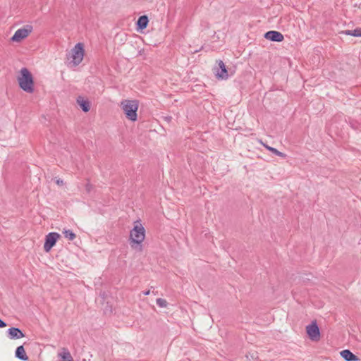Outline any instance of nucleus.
I'll return each instance as SVG.
<instances>
[{"label": "nucleus", "instance_id": "f257e3e1", "mask_svg": "<svg viewBox=\"0 0 361 361\" xmlns=\"http://www.w3.org/2000/svg\"><path fill=\"white\" fill-rule=\"evenodd\" d=\"M145 238V229L140 223V221L134 222L133 228L130 232V245L132 248L141 251L142 243Z\"/></svg>", "mask_w": 361, "mask_h": 361}, {"label": "nucleus", "instance_id": "f03ea898", "mask_svg": "<svg viewBox=\"0 0 361 361\" xmlns=\"http://www.w3.org/2000/svg\"><path fill=\"white\" fill-rule=\"evenodd\" d=\"M20 87L27 93L34 92V81L30 72L26 68L20 70V75L18 78Z\"/></svg>", "mask_w": 361, "mask_h": 361}, {"label": "nucleus", "instance_id": "7ed1b4c3", "mask_svg": "<svg viewBox=\"0 0 361 361\" xmlns=\"http://www.w3.org/2000/svg\"><path fill=\"white\" fill-rule=\"evenodd\" d=\"M121 107L128 120L131 121H135L137 120L138 102L136 100H123L121 102Z\"/></svg>", "mask_w": 361, "mask_h": 361}, {"label": "nucleus", "instance_id": "20e7f679", "mask_svg": "<svg viewBox=\"0 0 361 361\" xmlns=\"http://www.w3.org/2000/svg\"><path fill=\"white\" fill-rule=\"evenodd\" d=\"M85 55L84 45L82 43L76 44L71 51L70 64L73 66H78L83 60Z\"/></svg>", "mask_w": 361, "mask_h": 361}, {"label": "nucleus", "instance_id": "39448f33", "mask_svg": "<svg viewBox=\"0 0 361 361\" xmlns=\"http://www.w3.org/2000/svg\"><path fill=\"white\" fill-rule=\"evenodd\" d=\"M33 30L31 25H25L23 27L18 29L11 37V41L14 42H20L25 39Z\"/></svg>", "mask_w": 361, "mask_h": 361}, {"label": "nucleus", "instance_id": "423d86ee", "mask_svg": "<svg viewBox=\"0 0 361 361\" xmlns=\"http://www.w3.org/2000/svg\"><path fill=\"white\" fill-rule=\"evenodd\" d=\"M306 331L311 341L317 342L320 340V330L316 320L312 321L306 326Z\"/></svg>", "mask_w": 361, "mask_h": 361}, {"label": "nucleus", "instance_id": "0eeeda50", "mask_svg": "<svg viewBox=\"0 0 361 361\" xmlns=\"http://www.w3.org/2000/svg\"><path fill=\"white\" fill-rule=\"evenodd\" d=\"M218 66L213 68L214 73L217 79L226 80L228 78V70L221 60L217 61Z\"/></svg>", "mask_w": 361, "mask_h": 361}, {"label": "nucleus", "instance_id": "6e6552de", "mask_svg": "<svg viewBox=\"0 0 361 361\" xmlns=\"http://www.w3.org/2000/svg\"><path fill=\"white\" fill-rule=\"evenodd\" d=\"M60 235L57 233H49L46 235L45 243L44 245V250L48 252L55 245L57 240L59 238Z\"/></svg>", "mask_w": 361, "mask_h": 361}, {"label": "nucleus", "instance_id": "1a4fd4ad", "mask_svg": "<svg viewBox=\"0 0 361 361\" xmlns=\"http://www.w3.org/2000/svg\"><path fill=\"white\" fill-rule=\"evenodd\" d=\"M265 39L272 42H281L284 39L283 35L279 31L270 30L264 33Z\"/></svg>", "mask_w": 361, "mask_h": 361}, {"label": "nucleus", "instance_id": "9d476101", "mask_svg": "<svg viewBox=\"0 0 361 361\" xmlns=\"http://www.w3.org/2000/svg\"><path fill=\"white\" fill-rule=\"evenodd\" d=\"M8 334L11 339H19L25 336L22 331L16 327H11L8 329Z\"/></svg>", "mask_w": 361, "mask_h": 361}, {"label": "nucleus", "instance_id": "9b49d317", "mask_svg": "<svg viewBox=\"0 0 361 361\" xmlns=\"http://www.w3.org/2000/svg\"><path fill=\"white\" fill-rule=\"evenodd\" d=\"M341 356L345 361H358L360 360L359 357L353 354L350 350L345 349L343 350L340 352Z\"/></svg>", "mask_w": 361, "mask_h": 361}, {"label": "nucleus", "instance_id": "f8f14e48", "mask_svg": "<svg viewBox=\"0 0 361 361\" xmlns=\"http://www.w3.org/2000/svg\"><path fill=\"white\" fill-rule=\"evenodd\" d=\"M76 102L83 111L87 112L90 111V102L87 99H85L84 97L78 96Z\"/></svg>", "mask_w": 361, "mask_h": 361}, {"label": "nucleus", "instance_id": "ddd939ff", "mask_svg": "<svg viewBox=\"0 0 361 361\" xmlns=\"http://www.w3.org/2000/svg\"><path fill=\"white\" fill-rule=\"evenodd\" d=\"M16 356L21 360H27L28 357L26 355L25 350L23 345H20L16 348Z\"/></svg>", "mask_w": 361, "mask_h": 361}, {"label": "nucleus", "instance_id": "4468645a", "mask_svg": "<svg viewBox=\"0 0 361 361\" xmlns=\"http://www.w3.org/2000/svg\"><path fill=\"white\" fill-rule=\"evenodd\" d=\"M59 357L61 358L59 361H73L70 352L66 349H63L61 353H59Z\"/></svg>", "mask_w": 361, "mask_h": 361}, {"label": "nucleus", "instance_id": "2eb2a0df", "mask_svg": "<svg viewBox=\"0 0 361 361\" xmlns=\"http://www.w3.org/2000/svg\"><path fill=\"white\" fill-rule=\"evenodd\" d=\"M148 18L146 16H140L137 22V25L140 29H145L147 27L148 24Z\"/></svg>", "mask_w": 361, "mask_h": 361}, {"label": "nucleus", "instance_id": "dca6fc26", "mask_svg": "<svg viewBox=\"0 0 361 361\" xmlns=\"http://www.w3.org/2000/svg\"><path fill=\"white\" fill-rule=\"evenodd\" d=\"M341 33L354 37H361V28L357 27L353 30H346L342 31Z\"/></svg>", "mask_w": 361, "mask_h": 361}, {"label": "nucleus", "instance_id": "f3484780", "mask_svg": "<svg viewBox=\"0 0 361 361\" xmlns=\"http://www.w3.org/2000/svg\"><path fill=\"white\" fill-rule=\"evenodd\" d=\"M263 145L264 146V147L268 149L269 152H272L273 154H274L275 155L278 156V157H282V158H286V154L281 152H279L278 149H276V148H274L272 147H270L266 144H263Z\"/></svg>", "mask_w": 361, "mask_h": 361}, {"label": "nucleus", "instance_id": "a211bd4d", "mask_svg": "<svg viewBox=\"0 0 361 361\" xmlns=\"http://www.w3.org/2000/svg\"><path fill=\"white\" fill-rule=\"evenodd\" d=\"M63 233L65 238L70 240H73L75 238V234L71 230H64Z\"/></svg>", "mask_w": 361, "mask_h": 361}, {"label": "nucleus", "instance_id": "6ab92c4d", "mask_svg": "<svg viewBox=\"0 0 361 361\" xmlns=\"http://www.w3.org/2000/svg\"><path fill=\"white\" fill-rule=\"evenodd\" d=\"M156 302H157V305L160 307L163 308V307H167L168 302L165 299L157 298Z\"/></svg>", "mask_w": 361, "mask_h": 361}, {"label": "nucleus", "instance_id": "aec40b11", "mask_svg": "<svg viewBox=\"0 0 361 361\" xmlns=\"http://www.w3.org/2000/svg\"><path fill=\"white\" fill-rule=\"evenodd\" d=\"M6 326V324L1 319H0V328Z\"/></svg>", "mask_w": 361, "mask_h": 361}, {"label": "nucleus", "instance_id": "412c9836", "mask_svg": "<svg viewBox=\"0 0 361 361\" xmlns=\"http://www.w3.org/2000/svg\"><path fill=\"white\" fill-rule=\"evenodd\" d=\"M149 293H150V290H149L143 292V294L145 295H149Z\"/></svg>", "mask_w": 361, "mask_h": 361}, {"label": "nucleus", "instance_id": "4be33fe9", "mask_svg": "<svg viewBox=\"0 0 361 361\" xmlns=\"http://www.w3.org/2000/svg\"><path fill=\"white\" fill-rule=\"evenodd\" d=\"M56 183H57V184H61V183H63V181H62V180H58Z\"/></svg>", "mask_w": 361, "mask_h": 361}, {"label": "nucleus", "instance_id": "5701e85b", "mask_svg": "<svg viewBox=\"0 0 361 361\" xmlns=\"http://www.w3.org/2000/svg\"><path fill=\"white\" fill-rule=\"evenodd\" d=\"M87 190H90V186L89 185H87Z\"/></svg>", "mask_w": 361, "mask_h": 361}, {"label": "nucleus", "instance_id": "b1692460", "mask_svg": "<svg viewBox=\"0 0 361 361\" xmlns=\"http://www.w3.org/2000/svg\"><path fill=\"white\" fill-rule=\"evenodd\" d=\"M181 314H182V317H183V314H184V312H183V310H182V312H181Z\"/></svg>", "mask_w": 361, "mask_h": 361}]
</instances>
